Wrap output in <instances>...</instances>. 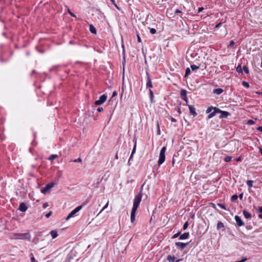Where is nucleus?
<instances>
[{
  "label": "nucleus",
  "mask_w": 262,
  "mask_h": 262,
  "mask_svg": "<svg viewBox=\"0 0 262 262\" xmlns=\"http://www.w3.org/2000/svg\"><path fill=\"white\" fill-rule=\"evenodd\" d=\"M118 159V155L116 154L115 156V159Z\"/></svg>",
  "instance_id": "61"
},
{
  "label": "nucleus",
  "mask_w": 262,
  "mask_h": 262,
  "mask_svg": "<svg viewBox=\"0 0 262 262\" xmlns=\"http://www.w3.org/2000/svg\"><path fill=\"white\" fill-rule=\"evenodd\" d=\"M190 72H191V71H190V69L188 68H187L186 69L185 77H186L188 76L190 74Z\"/></svg>",
  "instance_id": "27"
},
{
  "label": "nucleus",
  "mask_w": 262,
  "mask_h": 262,
  "mask_svg": "<svg viewBox=\"0 0 262 262\" xmlns=\"http://www.w3.org/2000/svg\"><path fill=\"white\" fill-rule=\"evenodd\" d=\"M111 1L114 2L115 1L114 0H111Z\"/></svg>",
  "instance_id": "64"
},
{
  "label": "nucleus",
  "mask_w": 262,
  "mask_h": 262,
  "mask_svg": "<svg viewBox=\"0 0 262 262\" xmlns=\"http://www.w3.org/2000/svg\"><path fill=\"white\" fill-rule=\"evenodd\" d=\"M221 110L218 108L215 107H209L206 111V113L207 114H209V115L207 117V119H209L213 117L216 114H218L219 112H221Z\"/></svg>",
  "instance_id": "2"
},
{
  "label": "nucleus",
  "mask_w": 262,
  "mask_h": 262,
  "mask_svg": "<svg viewBox=\"0 0 262 262\" xmlns=\"http://www.w3.org/2000/svg\"><path fill=\"white\" fill-rule=\"evenodd\" d=\"M106 99H107L106 95L103 94L99 97V99L98 100H96L95 101V104L97 105H101V104H103L106 101Z\"/></svg>",
  "instance_id": "7"
},
{
  "label": "nucleus",
  "mask_w": 262,
  "mask_h": 262,
  "mask_svg": "<svg viewBox=\"0 0 262 262\" xmlns=\"http://www.w3.org/2000/svg\"><path fill=\"white\" fill-rule=\"evenodd\" d=\"M183 99L185 100V101L187 103L188 102V99H187V96H186V97H183Z\"/></svg>",
  "instance_id": "51"
},
{
  "label": "nucleus",
  "mask_w": 262,
  "mask_h": 262,
  "mask_svg": "<svg viewBox=\"0 0 262 262\" xmlns=\"http://www.w3.org/2000/svg\"><path fill=\"white\" fill-rule=\"evenodd\" d=\"M188 108L190 111V113L193 116H195L197 115V113L195 112V108L193 105H188Z\"/></svg>",
  "instance_id": "12"
},
{
  "label": "nucleus",
  "mask_w": 262,
  "mask_h": 262,
  "mask_svg": "<svg viewBox=\"0 0 262 262\" xmlns=\"http://www.w3.org/2000/svg\"><path fill=\"white\" fill-rule=\"evenodd\" d=\"M181 95L182 97H186L187 95V92L185 90H182L181 91Z\"/></svg>",
  "instance_id": "23"
},
{
  "label": "nucleus",
  "mask_w": 262,
  "mask_h": 262,
  "mask_svg": "<svg viewBox=\"0 0 262 262\" xmlns=\"http://www.w3.org/2000/svg\"><path fill=\"white\" fill-rule=\"evenodd\" d=\"M258 212H260V213H262V206L259 207V208L258 209Z\"/></svg>",
  "instance_id": "52"
},
{
  "label": "nucleus",
  "mask_w": 262,
  "mask_h": 262,
  "mask_svg": "<svg viewBox=\"0 0 262 262\" xmlns=\"http://www.w3.org/2000/svg\"><path fill=\"white\" fill-rule=\"evenodd\" d=\"M243 214L244 215V217L246 218V219H250L251 218V214L248 212L246 210H243Z\"/></svg>",
  "instance_id": "16"
},
{
  "label": "nucleus",
  "mask_w": 262,
  "mask_h": 262,
  "mask_svg": "<svg viewBox=\"0 0 262 262\" xmlns=\"http://www.w3.org/2000/svg\"><path fill=\"white\" fill-rule=\"evenodd\" d=\"M219 113L220 114V118H226L229 115V113L226 111H223L221 110V112Z\"/></svg>",
  "instance_id": "11"
},
{
  "label": "nucleus",
  "mask_w": 262,
  "mask_h": 262,
  "mask_svg": "<svg viewBox=\"0 0 262 262\" xmlns=\"http://www.w3.org/2000/svg\"><path fill=\"white\" fill-rule=\"evenodd\" d=\"M222 23H220L216 24L215 26V28H219L222 25Z\"/></svg>",
  "instance_id": "48"
},
{
  "label": "nucleus",
  "mask_w": 262,
  "mask_h": 262,
  "mask_svg": "<svg viewBox=\"0 0 262 262\" xmlns=\"http://www.w3.org/2000/svg\"><path fill=\"white\" fill-rule=\"evenodd\" d=\"M217 205L224 210L226 209L225 206L222 204L219 203Z\"/></svg>",
  "instance_id": "37"
},
{
  "label": "nucleus",
  "mask_w": 262,
  "mask_h": 262,
  "mask_svg": "<svg viewBox=\"0 0 262 262\" xmlns=\"http://www.w3.org/2000/svg\"><path fill=\"white\" fill-rule=\"evenodd\" d=\"M82 208V206H79L75 208L74 210H73L67 216L66 219V220L68 221L71 217H73L74 215L77 213L78 211H79Z\"/></svg>",
  "instance_id": "6"
},
{
  "label": "nucleus",
  "mask_w": 262,
  "mask_h": 262,
  "mask_svg": "<svg viewBox=\"0 0 262 262\" xmlns=\"http://www.w3.org/2000/svg\"><path fill=\"white\" fill-rule=\"evenodd\" d=\"M257 130L259 132H262V126H259L258 128H257Z\"/></svg>",
  "instance_id": "49"
},
{
  "label": "nucleus",
  "mask_w": 262,
  "mask_h": 262,
  "mask_svg": "<svg viewBox=\"0 0 262 262\" xmlns=\"http://www.w3.org/2000/svg\"><path fill=\"white\" fill-rule=\"evenodd\" d=\"M188 223L187 222H186L183 225V229L185 230L188 227Z\"/></svg>",
  "instance_id": "39"
},
{
  "label": "nucleus",
  "mask_w": 262,
  "mask_h": 262,
  "mask_svg": "<svg viewBox=\"0 0 262 262\" xmlns=\"http://www.w3.org/2000/svg\"><path fill=\"white\" fill-rule=\"evenodd\" d=\"M223 92V90L220 88L216 89L214 91V93H215L217 95L221 94Z\"/></svg>",
  "instance_id": "21"
},
{
  "label": "nucleus",
  "mask_w": 262,
  "mask_h": 262,
  "mask_svg": "<svg viewBox=\"0 0 262 262\" xmlns=\"http://www.w3.org/2000/svg\"><path fill=\"white\" fill-rule=\"evenodd\" d=\"M68 12L71 16L76 17V15L70 11V9L68 7Z\"/></svg>",
  "instance_id": "32"
},
{
  "label": "nucleus",
  "mask_w": 262,
  "mask_h": 262,
  "mask_svg": "<svg viewBox=\"0 0 262 262\" xmlns=\"http://www.w3.org/2000/svg\"><path fill=\"white\" fill-rule=\"evenodd\" d=\"M136 141H135V145H134V148L133 149V150H132V154L130 155V156L129 157V160H128V163L129 164V162H130V160L132 159L133 157V155L136 152Z\"/></svg>",
  "instance_id": "14"
},
{
  "label": "nucleus",
  "mask_w": 262,
  "mask_h": 262,
  "mask_svg": "<svg viewBox=\"0 0 262 262\" xmlns=\"http://www.w3.org/2000/svg\"><path fill=\"white\" fill-rule=\"evenodd\" d=\"M234 45V42L233 40H231L230 41V43H229V47H232L233 46V45Z\"/></svg>",
  "instance_id": "41"
},
{
  "label": "nucleus",
  "mask_w": 262,
  "mask_h": 262,
  "mask_svg": "<svg viewBox=\"0 0 262 262\" xmlns=\"http://www.w3.org/2000/svg\"><path fill=\"white\" fill-rule=\"evenodd\" d=\"M236 71L239 73H242L243 72V69L242 66L241 65H238L236 68Z\"/></svg>",
  "instance_id": "24"
},
{
  "label": "nucleus",
  "mask_w": 262,
  "mask_h": 262,
  "mask_svg": "<svg viewBox=\"0 0 262 262\" xmlns=\"http://www.w3.org/2000/svg\"><path fill=\"white\" fill-rule=\"evenodd\" d=\"M180 232H178L173 235L172 238H176V237H178L180 235Z\"/></svg>",
  "instance_id": "42"
},
{
  "label": "nucleus",
  "mask_w": 262,
  "mask_h": 262,
  "mask_svg": "<svg viewBox=\"0 0 262 262\" xmlns=\"http://www.w3.org/2000/svg\"><path fill=\"white\" fill-rule=\"evenodd\" d=\"M248 123L249 124H253L254 123V121L252 120H249L248 121Z\"/></svg>",
  "instance_id": "46"
},
{
  "label": "nucleus",
  "mask_w": 262,
  "mask_h": 262,
  "mask_svg": "<svg viewBox=\"0 0 262 262\" xmlns=\"http://www.w3.org/2000/svg\"><path fill=\"white\" fill-rule=\"evenodd\" d=\"M258 217H259L260 219H262V214H260L258 215Z\"/></svg>",
  "instance_id": "60"
},
{
  "label": "nucleus",
  "mask_w": 262,
  "mask_h": 262,
  "mask_svg": "<svg viewBox=\"0 0 262 262\" xmlns=\"http://www.w3.org/2000/svg\"><path fill=\"white\" fill-rule=\"evenodd\" d=\"M243 70L246 74H248L249 73V70L247 67L244 66L243 68Z\"/></svg>",
  "instance_id": "36"
},
{
  "label": "nucleus",
  "mask_w": 262,
  "mask_h": 262,
  "mask_svg": "<svg viewBox=\"0 0 262 262\" xmlns=\"http://www.w3.org/2000/svg\"><path fill=\"white\" fill-rule=\"evenodd\" d=\"M243 193H241V194H240L239 195V197L240 199H242V198H243Z\"/></svg>",
  "instance_id": "57"
},
{
  "label": "nucleus",
  "mask_w": 262,
  "mask_h": 262,
  "mask_svg": "<svg viewBox=\"0 0 262 262\" xmlns=\"http://www.w3.org/2000/svg\"><path fill=\"white\" fill-rule=\"evenodd\" d=\"M175 13H181V11L180 10H178V9H177V10H176V11H175Z\"/></svg>",
  "instance_id": "53"
},
{
  "label": "nucleus",
  "mask_w": 262,
  "mask_h": 262,
  "mask_svg": "<svg viewBox=\"0 0 262 262\" xmlns=\"http://www.w3.org/2000/svg\"><path fill=\"white\" fill-rule=\"evenodd\" d=\"M82 160L80 158H78L77 159H75L74 162H81Z\"/></svg>",
  "instance_id": "43"
},
{
  "label": "nucleus",
  "mask_w": 262,
  "mask_h": 262,
  "mask_svg": "<svg viewBox=\"0 0 262 262\" xmlns=\"http://www.w3.org/2000/svg\"><path fill=\"white\" fill-rule=\"evenodd\" d=\"M97 111L99 112H101L103 111V108L102 107H99L97 108Z\"/></svg>",
  "instance_id": "45"
},
{
  "label": "nucleus",
  "mask_w": 262,
  "mask_h": 262,
  "mask_svg": "<svg viewBox=\"0 0 262 262\" xmlns=\"http://www.w3.org/2000/svg\"><path fill=\"white\" fill-rule=\"evenodd\" d=\"M231 159H232L231 157H230V156H227L225 158V161H226V162H230L231 160Z\"/></svg>",
  "instance_id": "33"
},
{
  "label": "nucleus",
  "mask_w": 262,
  "mask_h": 262,
  "mask_svg": "<svg viewBox=\"0 0 262 262\" xmlns=\"http://www.w3.org/2000/svg\"><path fill=\"white\" fill-rule=\"evenodd\" d=\"M149 94H150V99L151 101H152L153 97H154V93L151 90H149Z\"/></svg>",
  "instance_id": "31"
},
{
  "label": "nucleus",
  "mask_w": 262,
  "mask_h": 262,
  "mask_svg": "<svg viewBox=\"0 0 262 262\" xmlns=\"http://www.w3.org/2000/svg\"><path fill=\"white\" fill-rule=\"evenodd\" d=\"M90 31L93 34H95L97 33V31L95 27L92 24L90 25Z\"/></svg>",
  "instance_id": "17"
},
{
  "label": "nucleus",
  "mask_w": 262,
  "mask_h": 262,
  "mask_svg": "<svg viewBox=\"0 0 262 262\" xmlns=\"http://www.w3.org/2000/svg\"><path fill=\"white\" fill-rule=\"evenodd\" d=\"M27 207L25 203H21L19 206V209L22 212H25L27 210Z\"/></svg>",
  "instance_id": "13"
},
{
  "label": "nucleus",
  "mask_w": 262,
  "mask_h": 262,
  "mask_svg": "<svg viewBox=\"0 0 262 262\" xmlns=\"http://www.w3.org/2000/svg\"><path fill=\"white\" fill-rule=\"evenodd\" d=\"M167 259L169 262H174V261L175 260V257L174 256L168 255L167 257Z\"/></svg>",
  "instance_id": "20"
},
{
  "label": "nucleus",
  "mask_w": 262,
  "mask_h": 262,
  "mask_svg": "<svg viewBox=\"0 0 262 262\" xmlns=\"http://www.w3.org/2000/svg\"><path fill=\"white\" fill-rule=\"evenodd\" d=\"M47 206H48V205L47 203L43 204V207L44 208H46Z\"/></svg>",
  "instance_id": "50"
},
{
  "label": "nucleus",
  "mask_w": 262,
  "mask_h": 262,
  "mask_svg": "<svg viewBox=\"0 0 262 262\" xmlns=\"http://www.w3.org/2000/svg\"><path fill=\"white\" fill-rule=\"evenodd\" d=\"M235 220L238 226H242L245 225L244 223L242 220L241 217L238 215H235Z\"/></svg>",
  "instance_id": "9"
},
{
  "label": "nucleus",
  "mask_w": 262,
  "mask_h": 262,
  "mask_svg": "<svg viewBox=\"0 0 262 262\" xmlns=\"http://www.w3.org/2000/svg\"><path fill=\"white\" fill-rule=\"evenodd\" d=\"M178 112L180 114H181V111L180 108H178Z\"/></svg>",
  "instance_id": "58"
},
{
  "label": "nucleus",
  "mask_w": 262,
  "mask_h": 262,
  "mask_svg": "<svg viewBox=\"0 0 262 262\" xmlns=\"http://www.w3.org/2000/svg\"><path fill=\"white\" fill-rule=\"evenodd\" d=\"M191 67V69L192 71H194L195 70H197V69H199V66H197L196 65H191L190 66Z\"/></svg>",
  "instance_id": "28"
},
{
  "label": "nucleus",
  "mask_w": 262,
  "mask_h": 262,
  "mask_svg": "<svg viewBox=\"0 0 262 262\" xmlns=\"http://www.w3.org/2000/svg\"><path fill=\"white\" fill-rule=\"evenodd\" d=\"M181 260V259H179L176 260V262H180Z\"/></svg>",
  "instance_id": "62"
},
{
  "label": "nucleus",
  "mask_w": 262,
  "mask_h": 262,
  "mask_svg": "<svg viewBox=\"0 0 262 262\" xmlns=\"http://www.w3.org/2000/svg\"><path fill=\"white\" fill-rule=\"evenodd\" d=\"M259 151H260V154L262 155V148L261 147H260L259 148Z\"/></svg>",
  "instance_id": "59"
},
{
  "label": "nucleus",
  "mask_w": 262,
  "mask_h": 262,
  "mask_svg": "<svg viewBox=\"0 0 262 262\" xmlns=\"http://www.w3.org/2000/svg\"><path fill=\"white\" fill-rule=\"evenodd\" d=\"M50 234L53 238H55L58 236L57 232L55 230L51 231Z\"/></svg>",
  "instance_id": "18"
},
{
  "label": "nucleus",
  "mask_w": 262,
  "mask_h": 262,
  "mask_svg": "<svg viewBox=\"0 0 262 262\" xmlns=\"http://www.w3.org/2000/svg\"><path fill=\"white\" fill-rule=\"evenodd\" d=\"M142 198V193L141 191L140 192H139V193L138 195L135 196V199L134 200L133 206L132 208H134L136 209H138V208L140 205V203L141 201Z\"/></svg>",
  "instance_id": "3"
},
{
  "label": "nucleus",
  "mask_w": 262,
  "mask_h": 262,
  "mask_svg": "<svg viewBox=\"0 0 262 262\" xmlns=\"http://www.w3.org/2000/svg\"><path fill=\"white\" fill-rule=\"evenodd\" d=\"M55 185V183L53 182L47 184L44 188L41 189V192L43 194H46L47 192L50 191V190Z\"/></svg>",
  "instance_id": "5"
},
{
  "label": "nucleus",
  "mask_w": 262,
  "mask_h": 262,
  "mask_svg": "<svg viewBox=\"0 0 262 262\" xmlns=\"http://www.w3.org/2000/svg\"><path fill=\"white\" fill-rule=\"evenodd\" d=\"M31 262H38L37 261H36L32 253L31 254Z\"/></svg>",
  "instance_id": "34"
},
{
  "label": "nucleus",
  "mask_w": 262,
  "mask_h": 262,
  "mask_svg": "<svg viewBox=\"0 0 262 262\" xmlns=\"http://www.w3.org/2000/svg\"><path fill=\"white\" fill-rule=\"evenodd\" d=\"M146 86L147 87H149V88H152V87L151 80V79H150V78L149 76H148V78H147V83H146Z\"/></svg>",
  "instance_id": "19"
},
{
  "label": "nucleus",
  "mask_w": 262,
  "mask_h": 262,
  "mask_svg": "<svg viewBox=\"0 0 262 262\" xmlns=\"http://www.w3.org/2000/svg\"><path fill=\"white\" fill-rule=\"evenodd\" d=\"M108 206V201H107V203L105 204V205L103 207V208L102 209V210L100 211V212L99 213V214L98 215H99L100 213H101L104 210H105Z\"/></svg>",
  "instance_id": "29"
},
{
  "label": "nucleus",
  "mask_w": 262,
  "mask_h": 262,
  "mask_svg": "<svg viewBox=\"0 0 262 262\" xmlns=\"http://www.w3.org/2000/svg\"><path fill=\"white\" fill-rule=\"evenodd\" d=\"M116 95H117V93H116V92L114 91L113 93L112 97H114Z\"/></svg>",
  "instance_id": "55"
},
{
  "label": "nucleus",
  "mask_w": 262,
  "mask_h": 262,
  "mask_svg": "<svg viewBox=\"0 0 262 262\" xmlns=\"http://www.w3.org/2000/svg\"><path fill=\"white\" fill-rule=\"evenodd\" d=\"M166 149V147L164 146V147H162V148L161 149V150L160 151V155H159V159L158 160V164L159 165L162 164V163H163L165 161V153Z\"/></svg>",
  "instance_id": "4"
},
{
  "label": "nucleus",
  "mask_w": 262,
  "mask_h": 262,
  "mask_svg": "<svg viewBox=\"0 0 262 262\" xmlns=\"http://www.w3.org/2000/svg\"><path fill=\"white\" fill-rule=\"evenodd\" d=\"M57 157V155H52L49 157L48 159L49 160H53L55 159V158H56Z\"/></svg>",
  "instance_id": "26"
},
{
  "label": "nucleus",
  "mask_w": 262,
  "mask_h": 262,
  "mask_svg": "<svg viewBox=\"0 0 262 262\" xmlns=\"http://www.w3.org/2000/svg\"><path fill=\"white\" fill-rule=\"evenodd\" d=\"M203 9H204L203 7H200V8H199L198 10V13L201 12Z\"/></svg>",
  "instance_id": "47"
},
{
  "label": "nucleus",
  "mask_w": 262,
  "mask_h": 262,
  "mask_svg": "<svg viewBox=\"0 0 262 262\" xmlns=\"http://www.w3.org/2000/svg\"><path fill=\"white\" fill-rule=\"evenodd\" d=\"M150 32L152 34H154L156 32V30L154 28H151L150 30Z\"/></svg>",
  "instance_id": "38"
},
{
  "label": "nucleus",
  "mask_w": 262,
  "mask_h": 262,
  "mask_svg": "<svg viewBox=\"0 0 262 262\" xmlns=\"http://www.w3.org/2000/svg\"><path fill=\"white\" fill-rule=\"evenodd\" d=\"M253 181L251 180H248L247 181V185L249 187H252L253 186Z\"/></svg>",
  "instance_id": "25"
},
{
  "label": "nucleus",
  "mask_w": 262,
  "mask_h": 262,
  "mask_svg": "<svg viewBox=\"0 0 262 262\" xmlns=\"http://www.w3.org/2000/svg\"><path fill=\"white\" fill-rule=\"evenodd\" d=\"M189 236V233L185 232V233H183V234H182L181 235H180L179 238L181 240L185 239L188 238Z\"/></svg>",
  "instance_id": "15"
},
{
  "label": "nucleus",
  "mask_w": 262,
  "mask_h": 262,
  "mask_svg": "<svg viewBox=\"0 0 262 262\" xmlns=\"http://www.w3.org/2000/svg\"><path fill=\"white\" fill-rule=\"evenodd\" d=\"M171 121L173 122H177V120L173 118H171Z\"/></svg>",
  "instance_id": "54"
},
{
  "label": "nucleus",
  "mask_w": 262,
  "mask_h": 262,
  "mask_svg": "<svg viewBox=\"0 0 262 262\" xmlns=\"http://www.w3.org/2000/svg\"><path fill=\"white\" fill-rule=\"evenodd\" d=\"M137 209L132 208L130 214V222L133 223L135 221L136 212Z\"/></svg>",
  "instance_id": "10"
},
{
  "label": "nucleus",
  "mask_w": 262,
  "mask_h": 262,
  "mask_svg": "<svg viewBox=\"0 0 262 262\" xmlns=\"http://www.w3.org/2000/svg\"><path fill=\"white\" fill-rule=\"evenodd\" d=\"M11 238L14 239H24V240H31V235L30 233L27 232L25 233H14L11 236Z\"/></svg>",
  "instance_id": "1"
},
{
  "label": "nucleus",
  "mask_w": 262,
  "mask_h": 262,
  "mask_svg": "<svg viewBox=\"0 0 262 262\" xmlns=\"http://www.w3.org/2000/svg\"><path fill=\"white\" fill-rule=\"evenodd\" d=\"M261 68H262V61L261 62Z\"/></svg>",
  "instance_id": "63"
},
{
  "label": "nucleus",
  "mask_w": 262,
  "mask_h": 262,
  "mask_svg": "<svg viewBox=\"0 0 262 262\" xmlns=\"http://www.w3.org/2000/svg\"><path fill=\"white\" fill-rule=\"evenodd\" d=\"M238 198V196L237 194H234L231 197V200L232 201H236Z\"/></svg>",
  "instance_id": "30"
},
{
  "label": "nucleus",
  "mask_w": 262,
  "mask_h": 262,
  "mask_svg": "<svg viewBox=\"0 0 262 262\" xmlns=\"http://www.w3.org/2000/svg\"><path fill=\"white\" fill-rule=\"evenodd\" d=\"M52 211H50L48 213L46 214V217L47 218H49L52 215Z\"/></svg>",
  "instance_id": "40"
},
{
  "label": "nucleus",
  "mask_w": 262,
  "mask_h": 262,
  "mask_svg": "<svg viewBox=\"0 0 262 262\" xmlns=\"http://www.w3.org/2000/svg\"><path fill=\"white\" fill-rule=\"evenodd\" d=\"M137 39H138V41L139 42H141V39L140 36L139 35V34H137Z\"/></svg>",
  "instance_id": "44"
},
{
  "label": "nucleus",
  "mask_w": 262,
  "mask_h": 262,
  "mask_svg": "<svg viewBox=\"0 0 262 262\" xmlns=\"http://www.w3.org/2000/svg\"><path fill=\"white\" fill-rule=\"evenodd\" d=\"M241 160V157H238V158H236V161L237 162L240 161Z\"/></svg>",
  "instance_id": "56"
},
{
  "label": "nucleus",
  "mask_w": 262,
  "mask_h": 262,
  "mask_svg": "<svg viewBox=\"0 0 262 262\" xmlns=\"http://www.w3.org/2000/svg\"><path fill=\"white\" fill-rule=\"evenodd\" d=\"M242 83H243V86H244L245 87H246V88L249 87V84L248 82L244 81H243Z\"/></svg>",
  "instance_id": "35"
},
{
  "label": "nucleus",
  "mask_w": 262,
  "mask_h": 262,
  "mask_svg": "<svg viewBox=\"0 0 262 262\" xmlns=\"http://www.w3.org/2000/svg\"><path fill=\"white\" fill-rule=\"evenodd\" d=\"M188 243H184L182 242H176L175 245L177 247H179L181 250H183L187 245Z\"/></svg>",
  "instance_id": "8"
},
{
  "label": "nucleus",
  "mask_w": 262,
  "mask_h": 262,
  "mask_svg": "<svg viewBox=\"0 0 262 262\" xmlns=\"http://www.w3.org/2000/svg\"><path fill=\"white\" fill-rule=\"evenodd\" d=\"M224 226L223 223L219 222L217 224V229L219 230L221 228H224Z\"/></svg>",
  "instance_id": "22"
}]
</instances>
